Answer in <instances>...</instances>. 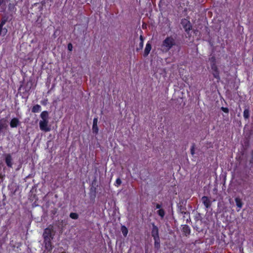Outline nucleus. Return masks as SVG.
<instances>
[{
  "instance_id": "6ab92c4d",
  "label": "nucleus",
  "mask_w": 253,
  "mask_h": 253,
  "mask_svg": "<svg viewBox=\"0 0 253 253\" xmlns=\"http://www.w3.org/2000/svg\"><path fill=\"white\" fill-rule=\"evenodd\" d=\"M122 183V180L120 178H118L116 180L115 186L119 187Z\"/></svg>"
},
{
  "instance_id": "c85d7f7f",
  "label": "nucleus",
  "mask_w": 253,
  "mask_h": 253,
  "mask_svg": "<svg viewBox=\"0 0 253 253\" xmlns=\"http://www.w3.org/2000/svg\"><path fill=\"white\" fill-rule=\"evenodd\" d=\"M5 24V22L4 21H2L1 22L0 25V26H1V28H2L3 25Z\"/></svg>"
},
{
  "instance_id": "c756f323",
  "label": "nucleus",
  "mask_w": 253,
  "mask_h": 253,
  "mask_svg": "<svg viewBox=\"0 0 253 253\" xmlns=\"http://www.w3.org/2000/svg\"><path fill=\"white\" fill-rule=\"evenodd\" d=\"M3 2V0H0V5Z\"/></svg>"
},
{
  "instance_id": "7ed1b4c3",
  "label": "nucleus",
  "mask_w": 253,
  "mask_h": 253,
  "mask_svg": "<svg viewBox=\"0 0 253 253\" xmlns=\"http://www.w3.org/2000/svg\"><path fill=\"white\" fill-rule=\"evenodd\" d=\"M54 234L53 227L50 226L44 229L42 236L44 240H52L54 238Z\"/></svg>"
},
{
  "instance_id": "20e7f679",
  "label": "nucleus",
  "mask_w": 253,
  "mask_h": 253,
  "mask_svg": "<svg viewBox=\"0 0 253 253\" xmlns=\"http://www.w3.org/2000/svg\"><path fill=\"white\" fill-rule=\"evenodd\" d=\"M181 24H182L183 28L185 31L188 32L191 30L192 26L189 21L186 19H183L181 20Z\"/></svg>"
},
{
  "instance_id": "0eeeda50",
  "label": "nucleus",
  "mask_w": 253,
  "mask_h": 253,
  "mask_svg": "<svg viewBox=\"0 0 253 253\" xmlns=\"http://www.w3.org/2000/svg\"><path fill=\"white\" fill-rule=\"evenodd\" d=\"M211 70H212V74L213 75V76L214 77V78L217 79H219V72H218V68L217 67V66L215 65V64H213L211 65Z\"/></svg>"
},
{
  "instance_id": "423d86ee",
  "label": "nucleus",
  "mask_w": 253,
  "mask_h": 253,
  "mask_svg": "<svg viewBox=\"0 0 253 253\" xmlns=\"http://www.w3.org/2000/svg\"><path fill=\"white\" fill-rule=\"evenodd\" d=\"M43 243L44 244L45 248L48 251L50 252L53 249V246L51 243V240H44Z\"/></svg>"
},
{
  "instance_id": "b1692460",
  "label": "nucleus",
  "mask_w": 253,
  "mask_h": 253,
  "mask_svg": "<svg viewBox=\"0 0 253 253\" xmlns=\"http://www.w3.org/2000/svg\"><path fill=\"white\" fill-rule=\"evenodd\" d=\"M221 109L225 113H228V109L227 108L222 107Z\"/></svg>"
},
{
  "instance_id": "bb28decb",
  "label": "nucleus",
  "mask_w": 253,
  "mask_h": 253,
  "mask_svg": "<svg viewBox=\"0 0 253 253\" xmlns=\"http://www.w3.org/2000/svg\"><path fill=\"white\" fill-rule=\"evenodd\" d=\"M143 38L142 35L140 36V42H143Z\"/></svg>"
},
{
  "instance_id": "f3484780",
  "label": "nucleus",
  "mask_w": 253,
  "mask_h": 253,
  "mask_svg": "<svg viewBox=\"0 0 253 253\" xmlns=\"http://www.w3.org/2000/svg\"><path fill=\"white\" fill-rule=\"evenodd\" d=\"M70 217L72 219H77L78 218L79 216L78 214L76 213L71 212L70 214Z\"/></svg>"
},
{
  "instance_id": "393cba45",
  "label": "nucleus",
  "mask_w": 253,
  "mask_h": 253,
  "mask_svg": "<svg viewBox=\"0 0 253 253\" xmlns=\"http://www.w3.org/2000/svg\"><path fill=\"white\" fill-rule=\"evenodd\" d=\"M72 48H73V47H72V45L71 44V43L68 44V48L70 51H71L72 50Z\"/></svg>"
},
{
  "instance_id": "f03ea898",
  "label": "nucleus",
  "mask_w": 253,
  "mask_h": 253,
  "mask_svg": "<svg viewBox=\"0 0 253 253\" xmlns=\"http://www.w3.org/2000/svg\"><path fill=\"white\" fill-rule=\"evenodd\" d=\"M41 120L39 123L40 128L41 130L45 132L49 131L51 129L50 126L48 125V114L47 111H43L41 114Z\"/></svg>"
},
{
  "instance_id": "f8f14e48",
  "label": "nucleus",
  "mask_w": 253,
  "mask_h": 253,
  "mask_svg": "<svg viewBox=\"0 0 253 253\" xmlns=\"http://www.w3.org/2000/svg\"><path fill=\"white\" fill-rule=\"evenodd\" d=\"M41 106L37 104L35 105L32 108V112L34 113L39 112L41 110Z\"/></svg>"
},
{
  "instance_id": "aec40b11",
  "label": "nucleus",
  "mask_w": 253,
  "mask_h": 253,
  "mask_svg": "<svg viewBox=\"0 0 253 253\" xmlns=\"http://www.w3.org/2000/svg\"><path fill=\"white\" fill-rule=\"evenodd\" d=\"M7 32V30L6 28H1V35H2L3 36H5Z\"/></svg>"
},
{
  "instance_id": "f257e3e1",
  "label": "nucleus",
  "mask_w": 253,
  "mask_h": 253,
  "mask_svg": "<svg viewBox=\"0 0 253 253\" xmlns=\"http://www.w3.org/2000/svg\"><path fill=\"white\" fill-rule=\"evenodd\" d=\"M176 44V42L174 37L168 36L162 42L161 45V50L163 52H167Z\"/></svg>"
},
{
  "instance_id": "6e6552de",
  "label": "nucleus",
  "mask_w": 253,
  "mask_h": 253,
  "mask_svg": "<svg viewBox=\"0 0 253 253\" xmlns=\"http://www.w3.org/2000/svg\"><path fill=\"white\" fill-rule=\"evenodd\" d=\"M152 48L151 44L150 42H148L146 43L144 51V54L143 55L145 57H146L148 56V55L149 54Z\"/></svg>"
},
{
  "instance_id": "4be33fe9",
  "label": "nucleus",
  "mask_w": 253,
  "mask_h": 253,
  "mask_svg": "<svg viewBox=\"0 0 253 253\" xmlns=\"http://www.w3.org/2000/svg\"><path fill=\"white\" fill-rule=\"evenodd\" d=\"M143 46V42H140L139 47L137 48L136 50H141L142 49Z\"/></svg>"
},
{
  "instance_id": "412c9836",
  "label": "nucleus",
  "mask_w": 253,
  "mask_h": 253,
  "mask_svg": "<svg viewBox=\"0 0 253 253\" xmlns=\"http://www.w3.org/2000/svg\"><path fill=\"white\" fill-rule=\"evenodd\" d=\"M92 129H93L94 132H95L96 133H97L98 132V127H97V125H96V126L93 125L92 126Z\"/></svg>"
},
{
  "instance_id": "4468645a",
  "label": "nucleus",
  "mask_w": 253,
  "mask_h": 253,
  "mask_svg": "<svg viewBox=\"0 0 253 253\" xmlns=\"http://www.w3.org/2000/svg\"><path fill=\"white\" fill-rule=\"evenodd\" d=\"M121 231L122 232L123 235L125 237L126 236L128 233V230L126 228V227H125V226H122Z\"/></svg>"
},
{
  "instance_id": "7c9ffc66",
  "label": "nucleus",
  "mask_w": 253,
  "mask_h": 253,
  "mask_svg": "<svg viewBox=\"0 0 253 253\" xmlns=\"http://www.w3.org/2000/svg\"><path fill=\"white\" fill-rule=\"evenodd\" d=\"M1 26H0V35H1Z\"/></svg>"
},
{
  "instance_id": "5701e85b",
  "label": "nucleus",
  "mask_w": 253,
  "mask_h": 253,
  "mask_svg": "<svg viewBox=\"0 0 253 253\" xmlns=\"http://www.w3.org/2000/svg\"><path fill=\"white\" fill-rule=\"evenodd\" d=\"M98 120L97 118H94L93 121V125L96 126L97 125Z\"/></svg>"
},
{
  "instance_id": "a878e982",
  "label": "nucleus",
  "mask_w": 253,
  "mask_h": 253,
  "mask_svg": "<svg viewBox=\"0 0 253 253\" xmlns=\"http://www.w3.org/2000/svg\"><path fill=\"white\" fill-rule=\"evenodd\" d=\"M191 153L192 155L194 154V149L193 147L191 149Z\"/></svg>"
},
{
  "instance_id": "1a4fd4ad",
  "label": "nucleus",
  "mask_w": 253,
  "mask_h": 253,
  "mask_svg": "<svg viewBox=\"0 0 253 253\" xmlns=\"http://www.w3.org/2000/svg\"><path fill=\"white\" fill-rule=\"evenodd\" d=\"M152 236L154 238H159V231L158 228L154 224H153V228L152 230Z\"/></svg>"
},
{
  "instance_id": "39448f33",
  "label": "nucleus",
  "mask_w": 253,
  "mask_h": 253,
  "mask_svg": "<svg viewBox=\"0 0 253 253\" xmlns=\"http://www.w3.org/2000/svg\"><path fill=\"white\" fill-rule=\"evenodd\" d=\"M5 161L6 165L10 168L12 167V158L10 154H7L5 156Z\"/></svg>"
},
{
  "instance_id": "a211bd4d",
  "label": "nucleus",
  "mask_w": 253,
  "mask_h": 253,
  "mask_svg": "<svg viewBox=\"0 0 253 253\" xmlns=\"http://www.w3.org/2000/svg\"><path fill=\"white\" fill-rule=\"evenodd\" d=\"M158 214L162 217H163L165 215V211L162 209H160L158 211Z\"/></svg>"
},
{
  "instance_id": "2eb2a0df",
  "label": "nucleus",
  "mask_w": 253,
  "mask_h": 253,
  "mask_svg": "<svg viewBox=\"0 0 253 253\" xmlns=\"http://www.w3.org/2000/svg\"><path fill=\"white\" fill-rule=\"evenodd\" d=\"M235 202L238 207L241 208L242 207V203L241 200L238 198L235 199Z\"/></svg>"
},
{
  "instance_id": "ddd939ff",
  "label": "nucleus",
  "mask_w": 253,
  "mask_h": 253,
  "mask_svg": "<svg viewBox=\"0 0 253 253\" xmlns=\"http://www.w3.org/2000/svg\"><path fill=\"white\" fill-rule=\"evenodd\" d=\"M155 240V248L159 249L160 247V240L159 238H154Z\"/></svg>"
},
{
  "instance_id": "9b49d317",
  "label": "nucleus",
  "mask_w": 253,
  "mask_h": 253,
  "mask_svg": "<svg viewBox=\"0 0 253 253\" xmlns=\"http://www.w3.org/2000/svg\"><path fill=\"white\" fill-rule=\"evenodd\" d=\"M202 202L204 204L205 206L208 208L211 206V202L207 197L204 196L202 198Z\"/></svg>"
},
{
  "instance_id": "dca6fc26",
  "label": "nucleus",
  "mask_w": 253,
  "mask_h": 253,
  "mask_svg": "<svg viewBox=\"0 0 253 253\" xmlns=\"http://www.w3.org/2000/svg\"><path fill=\"white\" fill-rule=\"evenodd\" d=\"M244 117L245 119H248L250 116V112L248 109H245L243 113Z\"/></svg>"
},
{
  "instance_id": "cd10ccee",
  "label": "nucleus",
  "mask_w": 253,
  "mask_h": 253,
  "mask_svg": "<svg viewBox=\"0 0 253 253\" xmlns=\"http://www.w3.org/2000/svg\"><path fill=\"white\" fill-rule=\"evenodd\" d=\"M156 207L157 209H160L161 208V205L158 204H157L156 205Z\"/></svg>"
},
{
  "instance_id": "9d476101",
  "label": "nucleus",
  "mask_w": 253,
  "mask_h": 253,
  "mask_svg": "<svg viewBox=\"0 0 253 253\" xmlns=\"http://www.w3.org/2000/svg\"><path fill=\"white\" fill-rule=\"evenodd\" d=\"M20 124V122L17 118H13L10 123V126L11 127H16Z\"/></svg>"
}]
</instances>
